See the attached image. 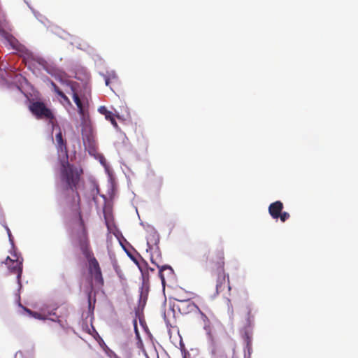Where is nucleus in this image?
Returning a JSON list of instances; mask_svg holds the SVG:
<instances>
[{"mask_svg":"<svg viewBox=\"0 0 358 358\" xmlns=\"http://www.w3.org/2000/svg\"><path fill=\"white\" fill-rule=\"evenodd\" d=\"M55 139L57 143L58 151L61 152H64L66 158H68L66 142L63 138L62 132L59 127V131L55 136Z\"/></svg>","mask_w":358,"mask_h":358,"instance_id":"nucleus-13","label":"nucleus"},{"mask_svg":"<svg viewBox=\"0 0 358 358\" xmlns=\"http://www.w3.org/2000/svg\"><path fill=\"white\" fill-rule=\"evenodd\" d=\"M29 109L37 119L48 120L50 124H53L55 116L43 102L33 101L29 104Z\"/></svg>","mask_w":358,"mask_h":358,"instance_id":"nucleus-4","label":"nucleus"},{"mask_svg":"<svg viewBox=\"0 0 358 358\" xmlns=\"http://www.w3.org/2000/svg\"><path fill=\"white\" fill-rule=\"evenodd\" d=\"M83 170L69 162L68 158L60 160L59 180L63 190H71L75 192L77 197L78 205H80V197L78 192Z\"/></svg>","mask_w":358,"mask_h":358,"instance_id":"nucleus-1","label":"nucleus"},{"mask_svg":"<svg viewBox=\"0 0 358 358\" xmlns=\"http://www.w3.org/2000/svg\"><path fill=\"white\" fill-rule=\"evenodd\" d=\"M3 263L7 266L10 273L17 275V282L20 283V279L22 273V259H13L10 257H7L5 262Z\"/></svg>","mask_w":358,"mask_h":358,"instance_id":"nucleus-6","label":"nucleus"},{"mask_svg":"<svg viewBox=\"0 0 358 358\" xmlns=\"http://www.w3.org/2000/svg\"><path fill=\"white\" fill-rule=\"evenodd\" d=\"M150 260L152 264H155L159 268V276L161 279L162 284L164 287L166 284V279H171L173 277L174 272L173 268L168 265L160 266L154 260L152 257H151Z\"/></svg>","mask_w":358,"mask_h":358,"instance_id":"nucleus-7","label":"nucleus"},{"mask_svg":"<svg viewBox=\"0 0 358 358\" xmlns=\"http://www.w3.org/2000/svg\"><path fill=\"white\" fill-rule=\"evenodd\" d=\"M255 310L250 303H241L238 308V317L241 326V334L248 350L251 347Z\"/></svg>","mask_w":358,"mask_h":358,"instance_id":"nucleus-2","label":"nucleus"},{"mask_svg":"<svg viewBox=\"0 0 358 358\" xmlns=\"http://www.w3.org/2000/svg\"><path fill=\"white\" fill-rule=\"evenodd\" d=\"M79 216V222L80 231H78L76 234V244L79 248L80 252L83 255V256L90 255L93 252L91 246L90 242L88 236V232L87 228L85 227L84 220L82 217V214L80 210L78 211Z\"/></svg>","mask_w":358,"mask_h":358,"instance_id":"nucleus-3","label":"nucleus"},{"mask_svg":"<svg viewBox=\"0 0 358 358\" xmlns=\"http://www.w3.org/2000/svg\"><path fill=\"white\" fill-rule=\"evenodd\" d=\"M210 262L215 265L217 271L223 270L224 266V254L223 249L216 250L210 259Z\"/></svg>","mask_w":358,"mask_h":358,"instance_id":"nucleus-9","label":"nucleus"},{"mask_svg":"<svg viewBox=\"0 0 358 358\" xmlns=\"http://www.w3.org/2000/svg\"><path fill=\"white\" fill-rule=\"evenodd\" d=\"M98 111L105 116V118L110 121L114 127L117 128L118 125L115 119V116L111 111H109L106 106H100Z\"/></svg>","mask_w":358,"mask_h":358,"instance_id":"nucleus-14","label":"nucleus"},{"mask_svg":"<svg viewBox=\"0 0 358 358\" xmlns=\"http://www.w3.org/2000/svg\"><path fill=\"white\" fill-rule=\"evenodd\" d=\"M182 358H189V353L185 349L182 348L181 350Z\"/></svg>","mask_w":358,"mask_h":358,"instance_id":"nucleus-21","label":"nucleus"},{"mask_svg":"<svg viewBox=\"0 0 358 358\" xmlns=\"http://www.w3.org/2000/svg\"><path fill=\"white\" fill-rule=\"evenodd\" d=\"M72 90H73V99L75 103L76 104V106L78 107V113L80 115H84L85 110H84V106H83V102H82L80 98L79 97L78 94L74 91L73 87H72Z\"/></svg>","mask_w":358,"mask_h":358,"instance_id":"nucleus-15","label":"nucleus"},{"mask_svg":"<svg viewBox=\"0 0 358 358\" xmlns=\"http://www.w3.org/2000/svg\"><path fill=\"white\" fill-rule=\"evenodd\" d=\"M227 285L228 289H231L229 276L224 273V270L217 271V277L216 280V292L217 294L224 290Z\"/></svg>","mask_w":358,"mask_h":358,"instance_id":"nucleus-8","label":"nucleus"},{"mask_svg":"<svg viewBox=\"0 0 358 358\" xmlns=\"http://www.w3.org/2000/svg\"><path fill=\"white\" fill-rule=\"evenodd\" d=\"M290 217V215L287 212H281L278 218L281 220V222H285L287 220H288Z\"/></svg>","mask_w":358,"mask_h":358,"instance_id":"nucleus-19","label":"nucleus"},{"mask_svg":"<svg viewBox=\"0 0 358 358\" xmlns=\"http://www.w3.org/2000/svg\"><path fill=\"white\" fill-rule=\"evenodd\" d=\"M24 310L31 317L38 319V320H44L45 317H43L40 313L37 312H34L27 308H24Z\"/></svg>","mask_w":358,"mask_h":358,"instance_id":"nucleus-17","label":"nucleus"},{"mask_svg":"<svg viewBox=\"0 0 358 358\" xmlns=\"http://www.w3.org/2000/svg\"><path fill=\"white\" fill-rule=\"evenodd\" d=\"M115 358H118V357H115Z\"/></svg>","mask_w":358,"mask_h":358,"instance_id":"nucleus-23","label":"nucleus"},{"mask_svg":"<svg viewBox=\"0 0 358 358\" xmlns=\"http://www.w3.org/2000/svg\"><path fill=\"white\" fill-rule=\"evenodd\" d=\"M178 308L182 314L197 312V310H199V308L194 302L190 301L189 300L182 301Z\"/></svg>","mask_w":358,"mask_h":358,"instance_id":"nucleus-12","label":"nucleus"},{"mask_svg":"<svg viewBox=\"0 0 358 358\" xmlns=\"http://www.w3.org/2000/svg\"><path fill=\"white\" fill-rule=\"evenodd\" d=\"M197 312L200 313L202 320L205 323H206L208 321L207 316L200 309L199 310H197Z\"/></svg>","mask_w":358,"mask_h":358,"instance_id":"nucleus-20","label":"nucleus"},{"mask_svg":"<svg viewBox=\"0 0 358 358\" xmlns=\"http://www.w3.org/2000/svg\"><path fill=\"white\" fill-rule=\"evenodd\" d=\"M115 81H117V76L115 75H113L111 78L108 76L105 77V84L106 86L111 87L110 84Z\"/></svg>","mask_w":358,"mask_h":358,"instance_id":"nucleus-18","label":"nucleus"},{"mask_svg":"<svg viewBox=\"0 0 358 358\" xmlns=\"http://www.w3.org/2000/svg\"><path fill=\"white\" fill-rule=\"evenodd\" d=\"M6 229H7V231H8V234L9 237H10V236H11V234H10V229H9L8 227L6 228Z\"/></svg>","mask_w":358,"mask_h":358,"instance_id":"nucleus-22","label":"nucleus"},{"mask_svg":"<svg viewBox=\"0 0 358 358\" xmlns=\"http://www.w3.org/2000/svg\"><path fill=\"white\" fill-rule=\"evenodd\" d=\"M51 85L53 88V90L55 93H57L61 98H62L66 103H71L69 99L64 94V93L60 90L58 86L54 83L51 82Z\"/></svg>","mask_w":358,"mask_h":358,"instance_id":"nucleus-16","label":"nucleus"},{"mask_svg":"<svg viewBox=\"0 0 358 358\" xmlns=\"http://www.w3.org/2000/svg\"><path fill=\"white\" fill-rule=\"evenodd\" d=\"M283 203L280 201H276L268 206V213L273 219H278L283 209Z\"/></svg>","mask_w":358,"mask_h":358,"instance_id":"nucleus-11","label":"nucleus"},{"mask_svg":"<svg viewBox=\"0 0 358 358\" xmlns=\"http://www.w3.org/2000/svg\"><path fill=\"white\" fill-rule=\"evenodd\" d=\"M84 257L88 262V269L90 273L93 275L96 282L101 285H103L101 270L94 253L92 252L90 255H85Z\"/></svg>","mask_w":358,"mask_h":358,"instance_id":"nucleus-5","label":"nucleus"},{"mask_svg":"<svg viewBox=\"0 0 358 358\" xmlns=\"http://www.w3.org/2000/svg\"><path fill=\"white\" fill-rule=\"evenodd\" d=\"M159 242V234L155 231L149 233L147 236V251H152L155 248L159 249L158 243Z\"/></svg>","mask_w":358,"mask_h":358,"instance_id":"nucleus-10","label":"nucleus"}]
</instances>
